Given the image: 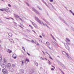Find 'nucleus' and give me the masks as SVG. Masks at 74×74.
<instances>
[{"label":"nucleus","mask_w":74,"mask_h":74,"mask_svg":"<svg viewBox=\"0 0 74 74\" xmlns=\"http://www.w3.org/2000/svg\"><path fill=\"white\" fill-rule=\"evenodd\" d=\"M35 21H37V22H38V23H40V24H41H41H42V23L43 24V25H44V26H46L47 27H48V26L46 24H45L43 22H42V21H40V20L37 17L35 16Z\"/></svg>","instance_id":"f257e3e1"},{"label":"nucleus","mask_w":74,"mask_h":74,"mask_svg":"<svg viewBox=\"0 0 74 74\" xmlns=\"http://www.w3.org/2000/svg\"><path fill=\"white\" fill-rule=\"evenodd\" d=\"M64 45L66 49H68V50H70V47H69V45H70L69 43H65L64 44Z\"/></svg>","instance_id":"f03ea898"},{"label":"nucleus","mask_w":74,"mask_h":74,"mask_svg":"<svg viewBox=\"0 0 74 74\" xmlns=\"http://www.w3.org/2000/svg\"><path fill=\"white\" fill-rule=\"evenodd\" d=\"M32 10L33 11H34V12H35L37 14H38V15H40V13L38 11L36 10L34 8H32Z\"/></svg>","instance_id":"7ed1b4c3"},{"label":"nucleus","mask_w":74,"mask_h":74,"mask_svg":"<svg viewBox=\"0 0 74 74\" xmlns=\"http://www.w3.org/2000/svg\"><path fill=\"white\" fill-rule=\"evenodd\" d=\"M2 72L4 74H8V72L7 71V70L5 69H2Z\"/></svg>","instance_id":"20e7f679"},{"label":"nucleus","mask_w":74,"mask_h":74,"mask_svg":"<svg viewBox=\"0 0 74 74\" xmlns=\"http://www.w3.org/2000/svg\"><path fill=\"white\" fill-rule=\"evenodd\" d=\"M20 71L21 73L23 74L24 73V70L23 69H21L20 70Z\"/></svg>","instance_id":"39448f33"},{"label":"nucleus","mask_w":74,"mask_h":74,"mask_svg":"<svg viewBox=\"0 0 74 74\" xmlns=\"http://www.w3.org/2000/svg\"><path fill=\"white\" fill-rule=\"evenodd\" d=\"M14 16L15 18H19V17L18 15H16V14H14Z\"/></svg>","instance_id":"423d86ee"},{"label":"nucleus","mask_w":74,"mask_h":74,"mask_svg":"<svg viewBox=\"0 0 74 74\" xmlns=\"http://www.w3.org/2000/svg\"><path fill=\"white\" fill-rule=\"evenodd\" d=\"M12 57L14 59H16V55L15 54H14L12 56Z\"/></svg>","instance_id":"0eeeda50"},{"label":"nucleus","mask_w":74,"mask_h":74,"mask_svg":"<svg viewBox=\"0 0 74 74\" xmlns=\"http://www.w3.org/2000/svg\"><path fill=\"white\" fill-rule=\"evenodd\" d=\"M7 67H10L11 66V65L10 63H8L7 64Z\"/></svg>","instance_id":"6e6552de"},{"label":"nucleus","mask_w":74,"mask_h":74,"mask_svg":"<svg viewBox=\"0 0 74 74\" xmlns=\"http://www.w3.org/2000/svg\"><path fill=\"white\" fill-rule=\"evenodd\" d=\"M9 69L10 71H11L12 72H13L14 71V69H13L12 68L10 67L9 68Z\"/></svg>","instance_id":"1a4fd4ad"},{"label":"nucleus","mask_w":74,"mask_h":74,"mask_svg":"<svg viewBox=\"0 0 74 74\" xmlns=\"http://www.w3.org/2000/svg\"><path fill=\"white\" fill-rule=\"evenodd\" d=\"M62 53L64 55H65V54H66V55L67 56H69V54H68L67 53H66V52L64 51H63Z\"/></svg>","instance_id":"9d476101"},{"label":"nucleus","mask_w":74,"mask_h":74,"mask_svg":"<svg viewBox=\"0 0 74 74\" xmlns=\"http://www.w3.org/2000/svg\"><path fill=\"white\" fill-rule=\"evenodd\" d=\"M43 20L45 21V22H46V23H47V24H48V25H49V23L48 22V21H47V20H46L44 18H43Z\"/></svg>","instance_id":"9b49d317"},{"label":"nucleus","mask_w":74,"mask_h":74,"mask_svg":"<svg viewBox=\"0 0 74 74\" xmlns=\"http://www.w3.org/2000/svg\"><path fill=\"white\" fill-rule=\"evenodd\" d=\"M21 62H22V64H21V66H23V64L25 63V61H21Z\"/></svg>","instance_id":"f8f14e48"},{"label":"nucleus","mask_w":74,"mask_h":74,"mask_svg":"<svg viewBox=\"0 0 74 74\" xmlns=\"http://www.w3.org/2000/svg\"><path fill=\"white\" fill-rule=\"evenodd\" d=\"M5 11L7 12H9L10 11V10H9L5 8Z\"/></svg>","instance_id":"ddd939ff"},{"label":"nucleus","mask_w":74,"mask_h":74,"mask_svg":"<svg viewBox=\"0 0 74 74\" xmlns=\"http://www.w3.org/2000/svg\"><path fill=\"white\" fill-rule=\"evenodd\" d=\"M8 52H9V53H11V52H12V51L11 50H10V49H8Z\"/></svg>","instance_id":"4468645a"},{"label":"nucleus","mask_w":74,"mask_h":74,"mask_svg":"<svg viewBox=\"0 0 74 74\" xmlns=\"http://www.w3.org/2000/svg\"><path fill=\"white\" fill-rule=\"evenodd\" d=\"M46 44H47V47H48V46H49V45H50L49 43V42H46Z\"/></svg>","instance_id":"2eb2a0df"},{"label":"nucleus","mask_w":74,"mask_h":74,"mask_svg":"<svg viewBox=\"0 0 74 74\" xmlns=\"http://www.w3.org/2000/svg\"><path fill=\"white\" fill-rule=\"evenodd\" d=\"M37 7L39 9V10H40V11H42V9H41V8H40V7L38 6H37Z\"/></svg>","instance_id":"dca6fc26"},{"label":"nucleus","mask_w":74,"mask_h":74,"mask_svg":"<svg viewBox=\"0 0 74 74\" xmlns=\"http://www.w3.org/2000/svg\"><path fill=\"white\" fill-rule=\"evenodd\" d=\"M51 36L52 37V38H53V40H55V41H56V39L53 36H52V34H51Z\"/></svg>","instance_id":"f3484780"},{"label":"nucleus","mask_w":74,"mask_h":74,"mask_svg":"<svg viewBox=\"0 0 74 74\" xmlns=\"http://www.w3.org/2000/svg\"><path fill=\"white\" fill-rule=\"evenodd\" d=\"M8 35L9 36H10V37H12V33H10L8 34Z\"/></svg>","instance_id":"a211bd4d"},{"label":"nucleus","mask_w":74,"mask_h":74,"mask_svg":"<svg viewBox=\"0 0 74 74\" xmlns=\"http://www.w3.org/2000/svg\"><path fill=\"white\" fill-rule=\"evenodd\" d=\"M9 41L11 42H14V40L12 39H10Z\"/></svg>","instance_id":"6ab92c4d"},{"label":"nucleus","mask_w":74,"mask_h":74,"mask_svg":"<svg viewBox=\"0 0 74 74\" xmlns=\"http://www.w3.org/2000/svg\"><path fill=\"white\" fill-rule=\"evenodd\" d=\"M2 57H1V55H0V61H1L2 60Z\"/></svg>","instance_id":"aec40b11"},{"label":"nucleus","mask_w":74,"mask_h":74,"mask_svg":"<svg viewBox=\"0 0 74 74\" xmlns=\"http://www.w3.org/2000/svg\"><path fill=\"white\" fill-rule=\"evenodd\" d=\"M48 63H49V64L50 65V64H52V63H51V62H50V61H49V60H48Z\"/></svg>","instance_id":"412c9836"},{"label":"nucleus","mask_w":74,"mask_h":74,"mask_svg":"<svg viewBox=\"0 0 74 74\" xmlns=\"http://www.w3.org/2000/svg\"><path fill=\"white\" fill-rule=\"evenodd\" d=\"M0 10L1 11H5V8H4V9H0Z\"/></svg>","instance_id":"4be33fe9"},{"label":"nucleus","mask_w":74,"mask_h":74,"mask_svg":"<svg viewBox=\"0 0 74 74\" xmlns=\"http://www.w3.org/2000/svg\"><path fill=\"white\" fill-rule=\"evenodd\" d=\"M31 22L32 23V25H33V26L34 25L36 24L32 22V21H31Z\"/></svg>","instance_id":"5701e85b"},{"label":"nucleus","mask_w":74,"mask_h":74,"mask_svg":"<svg viewBox=\"0 0 74 74\" xmlns=\"http://www.w3.org/2000/svg\"><path fill=\"white\" fill-rule=\"evenodd\" d=\"M1 66L3 68H4V67H5V65H4V64H1Z\"/></svg>","instance_id":"b1692460"},{"label":"nucleus","mask_w":74,"mask_h":74,"mask_svg":"<svg viewBox=\"0 0 74 74\" xmlns=\"http://www.w3.org/2000/svg\"><path fill=\"white\" fill-rule=\"evenodd\" d=\"M70 12H71V14H72V15H73L74 14V13L73 12H72L71 10H70Z\"/></svg>","instance_id":"393cba45"},{"label":"nucleus","mask_w":74,"mask_h":74,"mask_svg":"<svg viewBox=\"0 0 74 74\" xmlns=\"http://www.w3.org/2000/svg\"><path fill=\"white\" fill-rule=\"evenodd\" d=\"M35 64H36V66H38V63H37V62H35Z\"/></svg>","instance_id":"a878e982"},{"label":"nucleus","mask_w":74,"mask_h":74,"mask_svg":"<svg viewBox=\"0 0 74 74\" xmlns=\"http://www.w3.org/2000/svg\"><path fill=\"white\" fill-rule=\"evenodd\" d=\"M26 62H30V61H29V60L27 59V58H26V60H25Z\"/></svg>","instance_id":"bb28decb"},{"label":"nucleus","mask_w":74,"mask_h":74,"mask_svg":"<svg viewBox=\"0 0 74 74\" xmlns=\"http://www.w3.org/2000/svg\"><path fill=\"white\" fill-rule=\"evenodd\" d=\"M67 57H68L69 59H71V57H69V56H67Z\"/></svg>","instance_id":"cd10ccee"},{"label":"nucleus","mask_w":74,"mask_h":74,"mask_svg":"<svg viewBox=\"0 0 74 74\" xmlns=\"http://www.w3.org/2000/svg\"><path fill=\"white\" fill-rule=\"evenodd\" d=\"M30 73H33V70H31V71Z\"/></svg>","instance_id":"c85d7f7f"},{"label":"nucleus","mask_w":74,"mask_h":74,"mask_svg":"<svg viewBox=\"0 0 74 74\" xmlns=\"http://www.w3.org/2000/svg\"><path fill=\"white\" fill-rule=\"evenodd\" d=\"M12 67H14L15 66V65H14V64H12Z\"/></svg>","instance_id":"c756f323"},{"label":"nucleus","mask_w":74,"mask_h":74,"mask_svg":"<svg viewBox=\"0 0 74 74\" xmlns=\"http://www.w3.org/2000/svg\"><path fill=\"white\" fill-rule=\"evenodd\" d=\"M34 26L35 27V28H36L37 27V25H36V24H35V25H34Z\"/></svg>","instance_id":"7c9ffc66"},{"label":"nucleus","mask_w":74,"mask_h":74,"mask_svg":"<svg viewBox=\"0 0 74 74\" xmlns=\"http://www.w3.org/2000/svg\"><path fill=\"white\" fill-rule=\"evenodd\" d=\"M66 40H67V41H70V40H69V38H66Z\"/></svg>","instance_id":"2f4dec72"},{"label":"nucleus","mask_w":74,"mask_h":74,"mask_svg":"<svg viewBox=\"0 0 74 74\" xmlns=\"http://www.w3.org/2000/svg\"><path fill=\"white\" fill-rule=\"evenodd\" d=\"M8 6L10 7H11V5L10 4H9L8 5Z\"/></svg>","instance_id":"473e14b6"},{"label":"nucleus","mask_w":74,"mask_h":74,"mask_svg":"<svg viewBox=\"0 0 74 74\" xmlns=\"http://www.w3.org/2000/svg\"><path fill=\"white\" fill-rule=\"evenodd\" d=\"M36 44H37V45H39V44L38 42H36Z\"/></svg>","instance_id":"72a5a7b5"},{"label":"nucleus","mask_w":74,"mask_h":74,"mask_svg":"<svg viewBox=\"0 0 74 74\" xmlns=\"http://www.w3.org/2000/svg\"><path fill=\"white\" fill-rule=\"evenodd\" d=\"M23 49L24 50V51H25V48L23 47H22Z\"/></svg>","instance_id":"f704fd0d"},{"label":"nucleus","mask_w":74,"mask_h":74,"mask_svg":"<svg viewBox=\"0 0 74 74\" xmlns=\"http://www.w3.org/2000/svg\"><path fill=\"white\" fill-rule=\"evenodd\" d=\"M32 31H33V32H34L36 34V32H35V31L33 30H32Z\"/></svg>","instance_id":"c9c22d12"},{"label":"nucleus","mask_w":74,"mask_h":74,"mask_svg":"<svg viewBox=\"0 0 74 74\" xmlns=\"http://www.w3.org/2000/svg\"><path fill=\"white\" fill-rule=\"evenodd\" d=\"M19 19L21 20V21H22V22H23V20H22L21 19V18H20V17H19Z\"/></svg>","instance_id":"e433bc0d"},{"label":"nucleus","mask_w":74,"mask_h":74,"mask_svg":"<svg viewBox=\"0 0 74 74\" xmlns=\"http://www.w3.org/2000/svg\"><path fill=\"white\" fill-rule=\"evenodd\" d=\"M40 59L41 60H44V59L41 57H40Z\"/></svg>","instance_id":"4c0bfd02"},{"label":"nucleus","mask_w":74,"mask_h":74,"mask_svg":"<svg viewBox=\"0 0 74 74\" xmlns=\"http://www.w3.org/2000/svg\"><path fill=\"white\" fill-rule=\"evenodd\" d=\"M48 47V48H49V49H51V48L50 47H49V46H47Z\"/></svg>","instance_id":"58836bf2"},{"label":"nucleus","mask_w":74,"mask_h":74,"mask_svg":"<svg viewBox=\"0 0 74 74\" xmlns=\"http://www.w3.org/2000/svg\"><path fill=\"white\" fill-rule=\"evenodd\" d=\"M42 35L43 37H45V35H44V34H42Z\"/></svg>","instance_id":"ea45409f"},{"label":"nucleus","mask_w":74,"mask_h":74,"mask_svg":"<svg viewBox=\"0 0 74 74\" xmlns=\"http://www.w3.org/2000/svg\"><path fill=\"white\" fill-rule=\"evenodd\" d=\"M27 55H28V56H30V54L29 53H28V52H27Z\"/></svg>","instance_id":"a19ab883"},{"label":"nucleus","mask_w":74,"mask_h":74,"mask_svg":"<svg viewBox=\"0 0 74 74\" xmlns=\"http://www.w3.org/2000/svg\"><path fill=\"white\" fill-rule=\"evenodd\" d=\"M49 58H50V59H51L52 60H53V59H52V58L51 57V56L49 57Z\"/></svg>","instance_id":"79ce46f5"},{"label":"nucleus","mask_w":74,"mask_h":74,"mask_svg":"<svg viewBox=\"0 0 74 74\" xmlns=\"http://www.w3.org/2000/svg\"><path fill=\"white\" fill-rule=\"evenodd\" d=\"M51 70L52 71H53V70H54V69L53 68H51Z\"/></svg>","instance_id":"37998d69"},{"label":"nucleus","mask_w":74,"mask_h":74,"mask_svg":"<svg viewBox=\"0 0 74 74\" xmlns=\"http://www.w3.org/2000/svg\"><path fill=\"white\" fill-rule=\"evenodd\" d=\"M50 2H53V0H49Z\"/></svg>","instance_id":"c03bdc74"},{"label":"nucleus","mask_w":74,"mask_h":74,"mask_svg":"<svg viewBox=\"0 0 74 74\" xmlns=\"http://www.w3.org/2000/svg\"><path fill=\"white\" fill-rule=\"evenodd\" d=\"M63 67H64V69H66V70L67 69V68H66V67H64V66H63Z\"/></svg>","instance_id":"a18cd8bd"},{"label":"nucleus","mask_w":74,"mask_h":74,"mask_svg":"<svg viewBox=\"0 0 74 74\" xmlns=\"http://www.w3.org/2000/svg\"><path fill=\"white\" fill-rule=\"evenodd\" d=\"M26 4H27V5L28 6H29V4L28 3H26Z\"/></svg>","instance_id":"49530a36"},{"label":"nucleus","mask_w":74,"mask_h":74,"mask_svg":"<svg viewBox=\"0 0 74 74\" xmlns=\"http://www.w3.org/2000/svg\"><path fill=\"white\" fill-rule=\"evenodd\" d=\"M6 19H10V18H5Z\"/></svg>","instance_id":"de8ad7c7"},{"label":"nucleus","mask_w":74,"mask_h":74,"mask_svg":"<svg viewBox=\"0 0 74 74\" xmlns=\"http://www.w3.org/2000/svg\"><path fill=\"white\" fill-rule=\"evenodd\" d=\"M39 37L40 38H42V36H40Z\"/></svg>","instance_id":"09e8293b"},{"label":"nucleus","mask_w":74,"mask_h":74,"mask_svg":"<svg viewBox=\"0 0 74 74\" xmlns=\"http://www.w3.org/2000/svg\"><path fill=\"white\" fill-rule=\"evenodd\" d=\"M45 4L46 5H47V7H48V5H47V3H45Z\"/></svg>","instance_id":"8fccbe9b"},{"label":"nucleus","mask_w":74,"mask_h":74,"mask_svg":"<svg viewBox=\"0 0 74 74\" xmlns=\"http://www.w3.org/2000/svg\"><path fill=\"white\" fill-rule=\"evenodd\" d=\"M10 18L11 19H12V20H13V21H14V18Z\"/></svg>","instance_id":"3c124183"},{"label":"nucleus","mask_w":74,"mask_h":74,"mask_svg":"<svg viewBox=\"0 0 74 74\" xmlns=\"http://www.w3.org/2000/svg\"><path fill=\"white\" fill-rule=\"evenodd\" d=\"M62 74H64V72L63 71H62Z\"/></svg>","instance_id":"603ef678"},{"label":"nucleus","mask_w":74,"mask_h":74,"mask_svg":"<svg viewBox=\"0 0 74 74\" xmlns=\"http://www.w3.org/2000/svg\"><path fill=\"white\" fill-rule=\"evenodd\" d=\"M52 67H54V69H55V67L52 65Z\"/></svg>","instance_id":"864d4df0"},{"label":"nucleus","mask_w":74,"mask_h":74,"mask_svg":"<svg viewBox=\"0 0 74 74\" xmlns=\"http://www.w3.org/2000/svg\"><path fill=\"white\" fill-rule=\"evenodd\" d=\"M14 23H15V24H16V25H17V23H16L15 22H14Z\"/></svg>","instance_id":"5fc2aeb1"},{"label":"nucleus","mask_w":74,"mask_h":74,"mask_svg":"<svg viewBox=\"0 0 74 74\" xmlns=\"http://www.w3.org/2000/svg\"><path fill=\"white\" fill-rule=\"evenodd\" d=\"M46 53H47V54H48L49 55V54H48V52H46Z\"/></svg>","instance_id":"6e6d98bb"},{"label":"nucleus","mask_w":74,"mask_h":74,"mask_svg":"<svg viewBox=\"0 0 74 74\" xmlns=\"http://www.w3.org/2000/svg\"><path fill=\"white\" fill-rule=\"evenodd\" d=\"M29 26H30V27H32V26L30 25H29Z\"/></svg>","instance_id":"4d7b16f0"},{"label":"nucleus","mask_w":74,"mask_h":74,"mask_svg":"<svg viewBox=\"0 0 74 74\" xmlns=\"http://www.w3.org/2000/svg\"><path fill=\"white\" fill-rule=\"evenodd\" d=\"M39 41H40V42H41V41H42L41 40H40Z\"/></svg>","instance_id":"13d9d810"},{"label":"nucleus","mask_w":74,"mask_h":74,"mask_svg":"<svg viewBox=\"0 0 74 74\" xmlns=\"http://www.w3.org/2000/svg\"><path fill=\"white\" fill-rule=\"evenodd\" d=\"M43 53L44 54V55H45V54L44 53V52H43Z\"/></svg>","instance_id":"bf43d9fd"},{"label":"nucleus","mask_w":74,"mask_h":74,"mask_svg":"<svg viewBox=\"0 0 74 74\" xmlns=\"http://www.w3.org/2000/svg\"><path fill=\"white\" fill-rule=\"evenodd\" d=\"M31 28L32 29H33V27H32V26L31 27Z\"/></svg>","instance_id":"052dcab7"},{"label":"nucleus","mask_w":74,"mask_h":74,"mask_svg":"<svg viewBox=\"0 0 74 74\" xmlns=\"http://www.w3.org/2000/svg\"><path fill=\"white\" fill-rule=\"evenodd\" d=\"M32 42H34V41H33V40H32Z\"/></svg>","instance_id":"680f3d73"},{"label":"nucleus","mask_w":74,"mask_h":74,"mask_svg":"<svg viewBox=\"0 0 74 74\" xmlns=\"http://www.w3.org/2000/svg\"><path fill=\"white\" fill-rule=\"evenodd\" d=\"M1 42V40H0V43Z\"/></svg>","instance_id":"e2e57ef3"},{"label":"nucleus","mask_w":74,"mask_h":74,"mask_svg":"<svg viewBox=\"0 0 74 74\" xmlns=\"http://www.w3.org/2000/svg\"><path fill=\"white\" fill-rule=\"evenodd\" d=\"M45 59H46V60H47V59L46 58H45Z\"/></svg>","instance_id":"0e129e2a"},{"label":"nucleus","mask_w":74,"mask_h":74,"mask_svg":"<svg viewBox=\"0 0 74 74\" xmlns=\"http://www.w3.org/2000/svg\"><path fill=\"white\" fill-rule=\"evenodd\" d=\"M59 70H61V69H60V68H59Z\"/></svg>","instance_id":"69168bd1"},{"label":"nucleus","mask_w":74,"mask_h":74,"mask_svg":"<svg viewBox=\"0 0 74 74\" xmlns=\"http://www.w3.org/2000/svg\"><path fill=\"white\" fill-rule=\"evenodd\" d=\"M1 20L0 19V22H1Z\"/></svg>","instance_id":"338daca9"},{"label":"nucleus","mask_w":74,"mask_h":74,"mask_svg":"<svg viewBox=\"0 0 74 74\" xmlns=\"http://www.w3.org/2000/svg\"><path fill=\"white\" fill-rule=\"evenodd\" d=\"M1 70V68H0V71Z\"/></svg>","instance_id":"774afa93"}]
</instances>
